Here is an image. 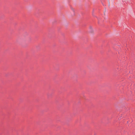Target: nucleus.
<instances>
[{
    "label": "nucleus",
    "mask_w": 135,
    "mask_h": 135,
    "mask_svg": "<svg viewBox=\"0 0 135 135\" xmlns=\"http://www.w3.org/2000/svg\"><path fill=\"white\" fill-rule=\"evenodd\" d=\"M89 28L91 30V31H93V28H92V27H90Z\"/></svg>",
    "instance_id": "f257e3e1"
}]
</instances>
